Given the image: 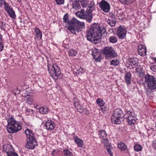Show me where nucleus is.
Segmentation results:
<instances>
[{
    "label": "nucleus",
    "mask_w": 156,
    "mask_h": 156,
    "mask_svg": "<svg viewBox=\"0 0 156 156\" xmlns=\"http://www.w3.org/2000/svg\"><path fill=\"white\" fill-rule=\"evenodd\" d=\"M86 34L88 40L96 44L102 37H106L107 33L104 27H100L98 24L95 23L87 31Z\"/></svg>",
    "instance_id": "f257e3e1"
},
{
    "label": "nucleus",
    "mask_w": 156,
    "mask_h": 156,
    "mask_svg": "<svg viewBox=\"0 0 156 156\" xmlns=\"http://www.w3.org/2000/svg\"><path fill=\"white\" fill-rule=\"evenodd\" d=\"M63 19L64 22L68 23L67 29L73 34H76V32H80L84 28L85 23L83 22H79L75 18H73L69 21L68 14L65 15Z\"/></svg>",
    "instance_id": "f03ea898"
},
{
    "label": "nucleus",
    "mask_w": 156,
    "mask_h": 156,
    "mask_svg": "<svg viewBox=\"0 0 156 156\" xmlns=\"http://www.w3.org/2000/svg\"><path fill=\"white\" fill-rule=\"evenodd\" d=\"M7 130L9 133H12L18 132L22 128L21 125L19 121H16L13 117L7 120Z\"/></svg>",
    "instance_id": "7ed1b4c3"
},
{
    "label": "nucleus",
    "mask_w": 156,
    "mask_h": 156,
    "mask_svg": "<svg viewBox=\"0 0 156 156\" xmlns=\"http://www.w3.org/2000/svg\"><path fill=\"white\" fill-rule=\"evenodd\" d=\"M25 133L28 139L26 145V148L30 149H34L35 146L37 145V142L32 131L27 129L25 131Z\"/></svg>",
    "instance_id": "20e7f679"
},
{
    "label": "nucleus",
    "mask_w": 156,
    "mask_h": 156,
    "mask_svg": "<svg viewBox=\"0 0 156 156\" xmlns=\"http://www.w3.org/2000/svg\"><path fill=\"white\" fill-rule=\"evenodd\" d=\"M48 70L51 76L53 78H54L55 80L62 77V75L61 73L60 68L56 64L48 65Z\"/></svg>",
    "instance_id": "39448f33"
},
{
    "label": "nucleus",
    "mask_w": 156,
    "mask_h": 156,
    "mask_svg": "<svg viewBox=\"0 0 156 156\" xmlns=\"http://www.w3.org/2000/svg\"><path fill=\"white\" fill-rule=\"evenodd\" d=\"M122 111L119 108L115 110L112 115V116L111 121L112 123L116 124H119L121 123V120L124 117Z\"/></svg>",
    "instance_id": "423d86ee"
},
{
    "label": "nucleus",
    "mask_w": 156,
    "mask_h": 156,
    "mask_svg": "<svg viewBox=\"0 0 156 156\" xmlns=\"http://www.w3.org/2000/svg\"><path fill=\"white\" fill-rule=\"evenodd\" d=\"M145 83L148 88L151 90L156 89V78L147 74L144 77Z\"/></svg>",
    "instance_id": "0eeeda50"
},
{
    "label": "nucleus",
    "mask_w": 156,
    "mask_h": 156,
    "mask_svg": "<svg viewBox=\"0 0 156 156\" xmlns=\"http://www.w3.org/2000/svg\"><path fill=\"white\" fill-rule=\"evenodd\" d=\"M76 14L77 17L80 18L85 19L86 20L89 22H90L92 20V16H91L87 12H85L84 10L82 9L81 11L76 12Z\"/></svg>",
    "instance_id": "6e6552de"
},
{
    "label": "nucleus",
    "mask_w": 156,
    "mask_h": 156,
    "mask_svg": "<svg viewBox=\"0 0 156 156\" xmlns=\"http://www.w3.org/2000/svg\"><path fill=\"white\" fill-rule=\"evenodd\" d=\"M103 53L107 58H113L116 56L117 54L114 49L111 47H105L103 50Z\"/></svg>",
    "instance_id": "1a4fd4ad"
},
{
    "label": "nucleus",
    "mask_w": 156,
    "mask_h": 156,
    "mask_svg": "<svg viewBox=\"0 0 156 156\" xmlns=\"http://www.w3.org/2000/svg\"><path fill=\"white\" fill-rule=\"evenodd\" d=\"M99 6L101 9L104 12H108L109 11L110 6L107 1L102 0L99 3Z\"/></svg>",
    "instance_id": "9d476101"
},
{
    "label": "nucleus",
    "mask_w": 156,
    "mask_h": 156,
    "mask_svg": "<svg viewBox=\"0 0 156 156\" xmlns=\"http://www.w3.org/2000/svg\"><path fill=\"white\" fill-rule=\"evenodd\" d=\"M126 33V30L124 26H120L118 28L117 34L119 38L123 39L125 37Z\"/></svg>",
    "instance_id": "9b49d317"
},
{
    "label": "nucleus",
    "mask_w": 156,
    "mask_h": 156,
    "mask_svg": "<svg viewBox=\"0 0 156 156\" xmlns=\"http://www.w3.org/2000/svg\"><path fill=\"white\" fill-rule=\"evenodd\" d=\"M3 151L6 152L8 156H9L13 152V149L11 145H7L3 146Z\"/></svg>",
    "instance_id": "f8f14e48"
},
{
    "label": "nucleus",
    "mask_w": 156,
    "mask_h": 156,
    "mask_svg": "<svg viewBox=\"0 0 156 156\" xmlns=\"http://www.w3.org/2000/svg\"><path fill=\"white\" fill-rule=\"evenodd\" d=\"M138 53L141 56H144L146 55V50L145 46L143 45H140L138 47Z\"/></svg>",
    "instance_id": "ddd939ff"
},
{
    "label": "nucleus",
    "mask_w": 156,
    "mask_h": 156,
    "mask_svg": "<svg viewBox=\"0 0 156 156\" xmlns=\"http://www.w3.org/2000/svg\"><path fill=\"white\" fill-rule=\"evenodd\" d=\"M95 7L94 3V2L91 1L86 11L90 15L92 16V11L94 9Z\"/></svg>",
    "instance_id": "4468645a"
},
{
    "label": "nucleus",
    "mask_w": 156,
    "mask_h": 156,
    "mask_svg": "<svg viewBox=\"0 0 156 156\" xmlns=\"http://www.w3.org/2000/svg\"><path fill=\"white\" fill-rule=\"evenodd\" d=\"M45 126L47 129L51 130L55 128V125L53 122L48 121L46 122Z\"/></svg>",
    "instance_id": "2eb2a0df"
},
{
    "label": "nucleus",
    "mask_w": 156,
    "mask_h": 156,
    "mask_svg": "<svg viewBox=\"0 0 156 156\" xmlns=\"http://www.w3.org/2000/svg\"><path fill=\"white\" fill-rule=\"evenodd\" d=\"M74 105L78 110V111L80 113H82L84 112L85 110H87L86 109L83 108L82 106L80 105L79 102H77L74 103Z\"/></svg>",
    "instance_id": "dca6fc26"
},
{
    "label": "nucleus",
    "mask_w": 156,
    "mask_h": 156,
    "mask_svg": "<svg viewBox=\"0 0 156 156\" xmlns=\"http://www.w3.org/2000/svg\"><path fill=\"white\" fill-rule=\"evenodd\" d=\"M125 111L126 115L124 116H126V119L128 118L129 117H130L132 116H135V115L132 109H131L129 110H127Z\"/></svg>",
    "instance_id": "f3484780"
},
{
    "label": "nucleus",
    "mask_w": 156,
    "mask_h": 156,
    "mask_svg": "<svg viewBox=\"0 0 156 156\" xmlns=\"http://www.w3.org/2000/svg\"><path fill=\"white\" fill-rule=\"evenodd\" d=\"M74 140L75 143L77 144L78 146L80 147H82L83 144V140L77 136L75 137Z\"/></svg>",
    "instance_id": "a211bd4d"
},
{
    "label": "nucleus",
    "mask_w": 156,
    "mask_h": 156,
    "mask_svg": "<svg viewBox=\"0 0 156 156\" xmlns=\"http://www.w3.org/2000/svg\"><path fill=\"white\" fill-rule=\"evenodd\" d=\"M136 116H132L126 119L127 122L130 125L134 124L136 122Z\"/></svg>",
    "instance_id": "6ab92c4d"
},
{
    "label": "nucleus",
    "mask_w": 156,
    "mask_h": 156,
    "mask_svg": "<svg viewBox=\"0 0 156 156\" xmlns=\"http://www.w3.org/2000/svg\"><path fill=\"white\" fill-rule=\"evenodd\" d=\"M73 7L75 9H79L80 6L79 4V0H73Z\"/></svg>",
    "instance_id": "aec40b11"
},
{
    "label": "nucleus",
    "mask_w": 156,
    "mask_h": 156,
    "mask_svg": "<svg viewBox=\"0 0 156 156\" xmlns=\"http://www.w3.org/2000/svg\"><path fill=\"white\" fill-rule=\"evenodd\" d=\"M131 78V75L129 73H127L125 75V81L127 84H129L130 83Z\"/></svg>",
    "instance_id": "412c9836"
},
{
    "label": "nucleus",
    "mask_w": 156,
    "mask_h": 156,
    "mask_svg": "<svg viewBox=\"0 0 156 156\" xmlns=\"http://www.w3.org/2000/svg\"><path fill=\"white\" fill-rule=\"evenodd\" d=\"M99 135L101 139H105L107 136L105 131L104 130H101L99 132Z\"/></svg>",
    "instance_id": "4be33fe9"
},
{
    "label": "nucleus",
    "mask_w": 156,
    "mask_h": 156,
    "mask_svg": "<svg viewBox=\"0 0 156 156\" xmlns=\"http://www.w3.org/2000/svg\"><path fill=\"white\" fill-rule=\"evenodd\" d=\"M7 12L11 18L14 19L16 18V16L15 14V12L14 10H13V9L8 11Z\"/></svg>",
    "instance_id": "5701e85b"
},
{
    "label": "nucleus",
    "mask_w": 156,
    "mask_h": 156,
    "mask_svg": "<svg viewBox=\"0 0 156 156\" xmlns=\"http://www.w3.org/2000/svg\"><path fill=\"white\" fill-rule=\"evenodd\" d=\"M135 0H119L122 4L125 5H130L134 2Z\"/></svg>",
    "instance_id": "b1692460"
},
{
    "label": "nucleus",
    "mask_w": 156,
    "mask_h": 156,
    "mask_svg": "<svg viewBox=\"0 0 156 156\" xmlns=\"http://www.w3.org/2000/svg\"><path fill=\"white\" fill-rule=\"evenodd\" d=\"M34 31L35 33L36 36L37 37L41 38L42 36V33L40 30L39 28L36 27L35 28Z\"/></svg>",
    "instance_id": "393cba45"
},
{
    "label": "nucleus",
    "mask_w": 156,
    "mask_h": 156,
    "mask_svg": "<svg viewBox=\"0 0 156 156\" xmlns=\"http://www.w3.org/2000/svg\"><path fill=\"white\" fill-rule=\"evenodd\" d=\"M118 147L122 151H125L126 148V146L125 144L122 142L118 144Z\"/></svg>",
    "instance_id": "a878e982"
},
{
    "label": "nucleus",
    "mask_w": 156,
    "mask_h": 156,
    "mask_svg": "<svg viewBox=\"0 0 156 156\" xmlns=\"http://www.w3.org/2000/svg\"><path fill=\"white\" fill-rule=\"evenodd\" d=\"M96 102L98 105H99L100 107L104 106V105L105 104V103L104 101L101 98H98Z\"/></svg>",
    "instance_id": "bb28decb"
},
{
    "label": "nucleus",
    "mask_w": 156,
    "mask_h": 156,
    "mask_svg": "<svg viewBox=\"0 0 156 156\" xmlns=\"http://www.w3.org/2000/svg\"><path fill=\"white\" fill-rule=\"evenodd\" d=\"M39 111L40 113L44 114H47L48 112V110L46 107H42L39 109Z\"/></svg>",
    "instance_id": "cd10ccee"
},
{
    "label": "nucleus",
    "mask_w": 156,
    "mask_h": 156,
    "mask_svg": "<svg viewBox=\"0 0 156 156\" xmlns=\"http://www.w3.org/2000/svg\"><path fill=\"white\" fill-rule=\"evenodd\" d=\"M119 63V60L116 59H113L110 62L111 65L114 66H116L118 65Z\"/></svg>",
    "instance_id": "c85d7f7f"
},
{
    "label": "nucleus",
    "mask_w": 156,
    "mask_h": 156,
    "mask_svg": "<svg viewBox=\"0 0 156 156\" xmlns=\"http://www.w3.org/2000/svg\"><path fill=\"white\" fill-rule=\"evenodd\" d=\"M134 148L135 151L138 152L142 150V147L140 145L136 144L134 146Z\"/></svg>",
    "instance_id": "c756f323"
},
{
    "label": "nucleus",
    "mask_w": 156,
    "mask_h": 156,
    "mask_svg": "<svg viewBox=\"0 0 156 156\" xmlns=\"http://www.w3.org/2000/svg\"><path fill=\"white\" fill-rule=\"evenodd\" d=\"M108 24L111 27L114 26L116 23V22L113 20H108L107 21Z\"/></svg>",
    "instance_id": "7c9ffc66"
},
{
    "label": "nucleus",
    "mask_w": 156,
    "mask_h": 156,
    "mask_svg": "<svg viewBox=\"0 0 156 156\" xmlns=\"http://www.w3.org/2000/svg\"><path fill=\"white\" fill-rule=\"evenodd\" d=\"M77 53L76 50L74 49H70L69 51V54L70 56H74Z\"/></svg>",
    "instance_id": "2f4dec72"
},
{
    "label": "nucleus",
    "mask_w": 156,
    "mask_h": 156,
    "mask_svg": "<svg viewBox=\"0 0 156 156\" xmlns=\"http://www.w3.org/2000/svg\"><path fill=\"white\" fill-rule=\"evenodd\" d=\"M64 156H73V154L69 150L67 149L63 150Z\"/></svg>",
    "instance_id": "473e14b6"
},
{
    "label": "nucleus",
    "mask_w": 156,
    "mask_h": 156,
    "mask_svg": "<svg viewBox=\"0 0 156 156\" xmlns=\"http://www.w3.org/2000/svg\"><path fill=\"white\" fill-rule=\"evenodd\" d=\"M3 7L4 10L6 12L12 9L9 4L7 2L4 5Z\"/></svg>",
    "instance_id": "72a5a7b5"
},
{
    "label": "nucleus",
    "mask_w": 156,
    "mask_h": 156,
    "mask_svg": "<svg viewBox=\"0 0 156 156\" xmlns=\"http://www.w3.org/2000/svg\"><path fill=\"white\" fill-rule=\"evenodd\" d=\"M110 42L114 43H115L117 41V39L116 37L114 36H111L109 39Z\"/></svg>",
    "instance_id": "f704fd0d"
},
{
    "label": "nucleus",
    "mask_w": 156,
    "mask_h": 156,
    "mask_svg": "<svg viewBox=\"0 0 156 156\" xmlns=\"http://www.w3.org/2000/svg\"><path fill=\"white\" fill-rule=\"evenodd\" d=\"M92 55L94 58L95 57H97V56L100 55V52L98 50L94 49L92 51Z\"/></svg>",
    "instance_id": "c9c22d12"
},
{
    "label": "nucleus",
    "mask_w": 156,
    "mask_h": 156,
    "mask_svg": "<svg viewBox=\"0 0 156 156\" xmlns=\"http://www.w3.org/2000/svg\"><path fill=\"white\" fill-rule=\"evenodd\" d=\"M34 101V100L32 97H28L27 99L26 102L29 105H32Z\"/></svg>",
    "instance_id": "e433bc0d"
},
{
    "label": "nucleus",
    "mask_w": 156,
    "mask_h": 156,
    "mask_svg": "<svg viewBox=\"0 0 156 156\" xmlns=\"http://www.w3.org/2000/svg\"><path fill=\"white\" fill-rule=\"evenodd\" d=\"M102 142L103 143L105 146H109L108 141L107 139H103Z\"/></svg>",
    "instance_id": "4c0bfd02"
},
{
    "label": "nucleus",
    "mask_w": 156,
    "mask_h": 156,
    "mask_svg": "<svg viewBox=\"0 0 156 156\" xmlns=\"http://www.w3.org/2000/svg\"><path fill=\"white\" fill-rule=\"evenodd\" d=\"M12 92L15 95H16L17 94H19L20 92V91L18 90L17 88L13 89L12 90Z\"/></svg>",
    "instance_id": "58836bf2"
},
{
    "label": "nucleus",
    "mask_w": 156,
    "mask_h": 156,
    "mask_svg": "<svg viewBox=\"0 0 156 156\" xmlns=\"http://www.w3.org/2000/svg\"><path fill=\"white\" fill-rule=\"evenodd\" d=\"M78 74L83 73L84 72V70L82 68L80 67L79 69H76Z\"/></svg>",
    "instance_id": "ea45409f"
},
{
    "label": "nucleus",
    "mask_w": 156,
    "mask_h": 156,
    "mask_svg": "<svg viewBox=\"0 0 156 156\" xmlns=\"http://www.w3.org/2000/svg\"><path fill=\"white\" fill-rule=\"evenodd\" d=\"M58 151L57 150H54L51 153L53 156H57L58 154Z\"/></svg>",
    "instance_id": "a19ab883"
},
{
    "label": "nucleus",
    "mask_w": 156,
    "mask_h": 156,
    "mask_svg": "<svg viewBox=\"0 0 156 156\" xmlns=\"http://www.w3.org/2000/svg\"><path fill=\"white\" fill-rule=\"evenodd\" d=\"M101 56L100 55L97 56V57H95L94 58L95 59V61L96 62H100L101 60Z\"/></svg>",
    "instance_id": "79ce46f5"
},
{
    "label": "nucleus",
    "mask_w": 156,
    "mask_h": 156,
    "mask_svg": "<svg viewBox=\"0 0 156 156\" xmlns=\"http://www.w3.org/2000/svg\"><path fill=\"white\" fill-rule=\"evenodd\" d=\"M57 5H61L64 3V0H55Z\"/></svg>",
    "instance_id": "37998d69"
},
{
    "label": "nucleus",
    "mask_w": 156,
    "mask_h": 156,
    "mask_svg": "<svg viewBox=\"0 0 156 156\" xmlns=\"http://www.w3.org/2000/svg\"><path fill=\"white\" fill-rule=\"evenodd\" d=\"M6 3L5 0H0V7H2L3 5L4 6Z\"/></svg>",
    "instance_id": "c03bdc74"
},
{
    "label": "nucleus",
    "mask_w": 156,
    "mask_h": 156,
    "mask_svg": "<svg viewBox=\"0 0 156 156\" xmlns=\"http://www.w3.org/2000/svg\"><path fill=\"white\" fill-rule=\"evenodd\" d=\"M3 43V41L0 42V51H2L3 50L4 47V44Z\"/></svg>",
    "instance_id": "a18cd8bd"
},
{
    "label": "nucleus",
    "mask_w": 156,
    "mask_h": 156,
    "mask_svg": "<svg viewBox=\"0 0 156 156\" xmlns=\"http://www.w3.org/2000/svg\"><path fill=\"white\" fill-rule=\"evenodd\" d=\"M6 25L5 24L2 23V25L1 26V28L2 30L5 31V30Z\"/></svg>",
    "instance_id": "49530a36"
},
{
    "label": "nucleus",
    "mask_w": 156,
    "mask_h": 156,
    "mask_svg": "<svg viewBox=\"0 0 156 156\" xmlns=\"http://www.w3.org/2000/svg\"><path fill=\"white\" fill-rule=\"evenodd\" d=\"M101 107V110L102 111V112H103L105 111L107 109V107L106 106L103 107Z\"/></svg>",
    "instance_id": "de8ad7c7"
},
{
    "label": "nucleus",
    "mask_w": 156,
    "mask_h": 156,
    "mask_svg": "<svg viewBox=\"0 0 156 156\" xmlns=\"http://www.w3.org/2000/svg\"><path fill=\"white\" fill-rule=\"evenodd\" d=\"M107 151L108 152V154H109L110 155H113V153L112 152L111 150L108 148H107Z\"/></svg>",
    "instance_id": "09e8293b"
},
{
    "label": "nucleus",
    "mask_w": 156,
    "mask_h": 156,
    "mask_svg": "<svg viewBox=\"0 0 156 156\" xmlns=\"http://www.w3.org/2000/svg\"><path fill=\"white\" fill-rule=\"evenodd\" d=\"M3 41L2 35L0 34V42Z\"/></svg>",
    "instance_id": "8fccbe9b"
},
{
    "label": "nucleus",
    "mask_w": 156,
    "mask_h": 156,
    "mask_svg": "<svg viewBox=\"0 0 156 156\" xmlns=\"http://www.w3.org/2000/svg\"><path fill=\"white\" fill-rule=\"evenodd\" d=\"M9 156H18L17 154L16 153H12Z\"/></svg>",
    "instance_id": "3c124183"
},
{
    "label": "nucleus",
    "mask_w": 156,
    "mask_h": 156,
    "mask_svg": "<svg viewBox=\"0 0 156 156\" xmlns=\"http://www.w3.org/2000/svg\"><path fill=\"white\" fill-rule=\"evenodd\" d=\"M85 112V113L87 114H89V112L88 110L87 109V110H85L84 112Z\"/></svg>",
    "instance_id": "603ef678"
},
{
    "label": "nucleus",
    "mask_w": 156,
    "mask_h": 156,
    "mask_svg": "<svg viewBox=\"0 0 156 156\" xmlns=\"http://www.w3.org/2000/svg\"><path fill=\"white\" fill-rule=\"evenodd\" d=\"M82 6L83 7H85L87 6V5L85 3H82Z\"/></svg>",
    "instance_id": "864d4df0"
},
{
    "label": "nucleus",
    "mask_w": 156,
    "mask_h": 156,
    "mask_svg": "<svg viewBox=\"0 0 156 156\" xmlns=\"http://www.w3.org/2000/svg\"><path fill=\"white\" fill-rule=\"evenodd\" d=\"M17 0L19 2H20L21 1V0Z\"/></svg>",
    "instance_id": "5fc2aeb1"
},
{
    "label": "nucleus",
    "mask_w": 156,
    "mask_h": 156,
    "mask_svg": "<svg viewBox=\"0 0 156 156\" xmlns=\"http://www.w3.org/2000/svg\"><path fill=\"white\" fill-rule=\"evenodd\" d=\"M84 0H80L81 2H83Z\"/></svg>",
    "instance_id": "6e6d98bb"
},
{
    "label": "nucleus",
    "mask_w": 156,
    "mask_h": 156,
    "mask_svg": "<svg viewBox=\"0 0 156 156\" xmlns=\"http://www.w3.org/2000/svg\"><path fill=\"white\" fill-rule=\"evenodd\" d=\"M70 0V1H73V0Z\"/></svg>",
    "instance_id": "4d7b16f0"
},
{
    "label": "nucleus",
    "mask_w": 156,
    "mask_h": 156,
    "mask_svg": "<svg viewBox=\"0 0 156 156\" xmlns=\"http://www.w3.org/2000/svg\"><path fill=\"white\" fill-rule=\"evenodd\" d=\"M109 156H113V155H110Z\"/></svg>",
    "instance_id": "13d9d810"
}]
</instances>
